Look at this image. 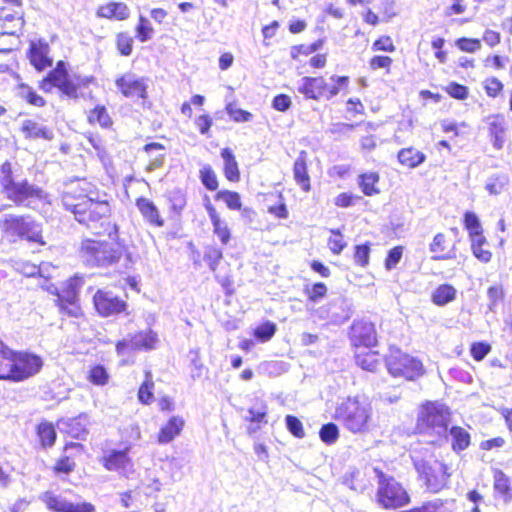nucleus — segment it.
<instances>
[{"label":"nucleus","mask_w":512,"mask_h":512,"mask_svg":"<svg viewBox=\"0 0 512 512\" xmlns=\"http://www.w3.org/2000/svg\"><path fill=\"white\" fill-rule=\"evenodd\" d=\"M81 193L77 194V189L71 187L62 196V203L66 210L73 213L75 220L81 225L87 227L94 234H107L110 238L117 236L118 228L110 220L111 209L106 200H96L80 188Z\"/></svg>","instance_id":"nucleus-1"},{"label":"nucleus","mask_w":512,"mask_h":512,"mask_svg":"<svg viewBox=\"0 0 512 512\" xmlns=\"http://www.w3.org/2000/svg\"><path fill=\"white\" fill-rule=\"evenodd\" d=\"M42 359L27 352H14L0 341V379L22 381L37 374Z\"/></svg>","instance_id":"nucleus-2"},{"label":"nucleus","mask_w":512,"mask_h":512,"mask_svg":"<svg viewBox=\"0 0 512 512\" xmlns=\"http://www.w3.org/2000/svg\"><path fill=\"white\" fill-rule=\"evenodd\" d=\"M372 414V406L368 399L354 396L347 397L336 406L334 418L348 431L356 434L369 430Z\"/></svg>","instance_id":"nucleus-3"},{"label":"nucleus","mask_w":512,"mask_h":512,"mask_svg":"<svg viewBox=\"0 0 512 512\" xmlns=\"http://www.w3.org/2000/svg\"><path fill=\"white\" fill-rule=\"evenodd\" d=\"M0 186L6 197L18 206L31 207L36 200L43 198L42 189L27 180L18 179L8 161L0 167Z\"/></svg>","instance_id":"nucleus-4"},{"label":"nucleus","mask_w":512,"mask_h":512,"mask_svg":"<svg viewBox=\"0 0 512 512\" xmlns=\"http://www.w3.org/2000/svg\"><path fill=\"white\" fill-rule=\"evenodd\" d=\"M377 480L376 502L385 509H397L410 503L406 488L392 475L374 468Z\"/></svg>","instance_id":"nucleus-5"},{"label":"nucleus","mask_w":512,"mask_h":512,"mask_svg":"<svg viewBox=\"0 0 512 512\" xmlns=\"http://www.w3.org/2000/svg\"><path fill=\"white\" fill-rule=\"evenodd\" d=\"M122 252L118 245L92 239L83 240L80 248L81 257L86 263L98 267H107L118 262Z\"/></svg>","instance_id":"nucleus-6"},{"label":"nucleus","mask_w":512,"mask_h":512,"mask_svg":"<svg viewBox=\"0 0 512 512\" xmlns=\"http://www.w3.org/2000/svg\"><path fill=\"white\" fill-rule=\"evenodd\" d=\"M450 413L442 404L432 402L423 405L418 415V426L425 432H433L447 439Z\"/></svg>","instance_id":"nucleus-7"},{"label":"nucleus","mask_w":512,"mask_h":512,"mask_svg":"<svg viewBox=\"0 0 512 512\" xmlns=\"http://www.w3.org/2000/svg\"><path fill=\"white\" fill-rule=\"evenodd\" d=\"M414 466L429 492L438 493L447 487L450 473L443 462L436 459H414Z\"/></svg>","instance_id":"nucleus-8"},{"label":"nucleus","mask_w":512,"mask_h":512,"mask_svg":"<svg viewBox=\"0 0 512 512\" xmlns=\"http://www.w3.org/2000/svg\"><path fill=\"white\" fill-rule=\"evenodd\" d=\"M385 361L389 373L394 377L415 380L424 374L423 364L419 360L398 349H391Z\"/></svg>","instance_id":"nucleus-9"},{"label":"nucleus","mask_w":512,"mask_h":512,"mask_svg":"<svg viewBox=\"0 0 512 512\" xmlns=\"http://www.w3.org/2000/svg\"><path fill=\"white\" fill-rule=\"evenodd\" d=\"M48 78L63 94L69 98L76 99L79 97L78 89L81 87L88 86L92 81L93 77L87 76H70L65 68V63L59 61L56 67L48 73Z\"/></svg>","instance_id":"nucleus-10"},{"label":"nucleus","mask_w":512,"mask_h":512,"mask_svg":"<svg viewBox=\"0 0 512 512\" xmlns=\"http://www.w3.org/2000/svg\"><path fill=\"white\" fill-rule=\"evenodd\" d=\"M47 508L52 512H95L96 508L89 502H71L52 492H45L40 496Z\"/></svg>","instance_id":"nucleus-11"},{"label":"nucleus","mask_w":512,"mask_h":512,"mask_svg":"<svg viewBox=\"0 0 512 512\" xmlns=\"http://www.w3.org/2000/svg\"><path fill=\"white\" fill-rule=\"evenodd\" d=\"M0 227L13 237H27L29 240L35 241L38 236L34 233L35 223L27 221L24 217L2 215L0 216Z\"/></svg>","instance_id":"nucleus-12"},{"label":"nucleus","mask_w":512,"mask_h":512,"mask_svg":"<svg viewBox=\"0 0 512 512\" xmlns=\"http://www.w3.org/2000/svg\"><path fill=\"white\" fill-rule=\"evenodd\" d=\"M97 312L104 316H112L126 310L127 304L112 292L98 290L93 297Z\"/></svg>","instance_id":"nucleus-13"},{"label":"nucleus","mask_w":512,"mask_h":512,"mask_svg":"<svg viewBox=\"0 0 512 512\" xmlns=\"http://www.w3.org/2000/svg\"><path fill=\"white\" fill-rule=\"evenodd\" d=\"M115 84L123 96L127 98L145 99L147 97V83L143 77L126 73L117 78Z\"/></svg>","instance_id":"nucleus-14"},{"label":"nucleus","mask_w":512,"mask_h":512,"mask_svg":"<svg viewBox=\"0 0 512 512\" xmlns=\"http://www.w3.org/2000/svg\"><path fill=\"white\" fill-rule=\"evenodd\" d=\"M158 342V336L152 330L141 331L129 339H123L116 345L118 354H125L128 350H150L155 348Z\"/></svg>","instance_id":"nucleus-15"},{"label":"nucleus","mask_w":512,"mask_h":512,"mask_svg":"<svg viewBox=\"0 0 512 512\" xmlns=\"http://www.w3.org/2000/svg\"><path fill=\"white\" fill-rule=\"evenodd\" d=\"M351 340L355 346H374L377 341L374 324L366 320L355 321L351 327Z\"/></svg>","instance_id":"nucleus-16"},{"label":"nucleus","mask_w":512,"mask_h":512,"mask_svg":"<svg viewBox=\"0 0 512 512\" xmlns=\"http://www.w3.org/2000/svg\"><path fill=\"white\" fill-rule=\"evenodd\" d=\"M20 131L26 139L51 141L54 138L53 130L35 119L23 120Z\"/></svg>","instance_id":"nucleus-17"},{"label":"nucleus","mask_w":512,"mask_h":512,"mask_svg":"<svg viewBox=\"0 0 512 512\" xmlns=\"http://www.w3.org/2000/svg\"><path fill=\"white\" fill-rule=\"evenodd\" d=\"M327 83L322 77H303L297 90L306 99L318 100L326 92Z\"/></svg>","instance_id":"nucleus-18"},{"label":"nucleus","mask_w":512,"mask_h":512,"mask_svg":"<svg viewBox=\"0 0 512 512\" xmlns=\"http://www.w3.org/2000/svg\"><path fill=\"white\" fill-rule=\"evenodd\" d=\"M49 46L46 42L39 40L31 42L29 48V59L31 64L38 70L42 71L52 66V59L48 56Z\"/></svg>","instance_id":"nucleus-19"},{"label":"nucleus","mask_w":512,"mask_h":512,"mask_svg":"<svg viewBox=\"0 0 512 512\" xmlns=\"http://www.w3.org/2000/svg\"><path fill=\"white\" fill-rule=\"evenodd\" d=\"M87 424V415L80 414L75 418L60 420L58 422V428L61 432H64L73 438H82L87 434Z\"/></svg>","instance_id":"nucleus-20"},{"label":"nucleus","mask_w":512,"mask_h":512,"mask_svg":"<svg viewBox=\"0 0 512 512\" xmlns=\"http://www.w3.org/2000/svg\"><path fill=\"white\" fill-rule=\"evenodd\" d=\"M185 421L179 416H172L158 433L157 440L160 444H168L179 436L184 428Z\"/></svg>","instance_id":"nucleus-21"},{"label":"nucleus","mask_w":512,"mask_h":512,"mask_svg":"<svg viewBox=\"0 0 512 512\" xmlns=\"http://www.w3.org/2000/svg\"><path fill=\"white\" fill-rule=\"evenodd\" d=\"M97 15L102 18L126 20L130 16V10L123 2H111L100 6Z\"/></svg>","instance_id":"nucleus-22"},{"label":"nucleus","mask_w":512,"mask_h":512,"mask_svg":"<svg viewBox=\"0 0 512 512\" xmlns=\"http://www.w3.org/2000/svg\"><path fill=\"white\" fill-rule=\"evenodd\" d=\"M429 251L433 253V260H447L456 257L455 248L446 251V236L443 233H438L434 236L429 245Z\"/></svg>","instance_id":"nucleus-23"},{"label":"nucleus","mask_w":512,"mask_h":512,"mask_svg":"<svg viewBox=\"0 0 512 512\" xmlns=\"http://www.w3.org/2000/svg\"><path fill=\"white\" fill-rule=\"evenodd\" d=\"M136 206L141 212L142 216L152 225L162 227L164 225L163 219L159 215V211L155 204L147 198L141 197L137 199Z\"/></svg>","instance_id":"nucleus-24"},{"label":"nucleus","mask_w":512,"mask_h":512,"mask_svg":"<svg viewBox=\"0 0 512 512\" xmlns=\"http://www.w3.org/2000/svg\"><path fill=\"white\" fill-rule=\"evenodd\" d=\"M489 134L492 137L493 146L500 150L505 143V121L501 116L488 118Z\"/></svg>","instance_id":"nucleus-25"},{"label":"nucleus","mask_w":512,"mask_h":512,"mask_svg":"<svg viewBox=\"0 0 512 512\" xmlns=\"http://www.w3.org/2000/svg\"><path fill=\"white\" fill-rule=\"evenodd\" d=\"M206 209L212 222L214 233L219 237L222 244H228L231 234L227 224L220 219L216 209L210 203L206 205Z\"/></svg>","instance_id":"nucleus-26"},{"label":"nucleus","mask_w":512,"mask_h":512,"mask_svg":"<svg viewBox=\"0 0 512 512\" xmlns=\"http://www.w3.org/2000/svg\"><path fill=\"white\" fill-rule=\"evenodd\" d=\"M494 490L497 492L505 503L512 500V487L510 478L501 470L494 473Z\"/></svg>","instance_id":"nucleus-27"},{"label":"nucleus","mask_w":512,"mask_h":512,"mask_svg":"<svg viewBox=\"0 0 512 512\" xmlns=\"http://www.w3.org/2000/svg\"><path fill=\"white\" fill-rule=\"evenodd\" d=\"M294 179L301 188L308 192L310 190V177L307 172L306 159L304 152L295 160L293 167Z\"/></svg>","instance_id":"nucleus-28"},{"label":"nucleus","mask_w":512,"mask_h":512,"mask_svg":"<svg viewBox=\"0 0 512 512\" xmlns=\"http://www.w3.org/2000/svg\"><path fill=\"white\" fill-rule=\"evenodd\" d=\"M144 151L149 155V163L147 171L151 172L160 167L164 163V146L159 143H149L144 146Z\"/></svg>","instance_id":"nucleus-29"},{"label":"nucleus","mask_w":512,"mask_h":512,"mask_svg":"<svg viewBox=\"0 0 512 512\" xmlns=\"http://www.w3.org/2000/svg\"><path fill=\"white\" fill-rule=\"evenodd\" d=\"M221 157L224 161L225 177L231 182H238L240 179V172L238 169V163L232 151L228 148L223 149Z\"/></svg>","instance_id":"nucleus-30"},{"label":"nucleus","mask_w":512,"mask_h":512,"mask_svg":"<svg viewBox=\"0 0 512 512\" xmlns=\"http://www.w3.org/2000/svg\"><path fill=\"white\" fill-rule=\"evenodd\" d=\"M425 158L426 157L422 152L412 147L401 149L398 153L399 162L409 168L419 166L425 161Z\"/></svg>","instance_id":"nucleus-31"},{"label":"nucleus","mask_w":512,"mask_h":512,"mask_svg":"<svg viewBox=\"0 0 512 512\" xmlns=\"http://www.w3.org/2000/svg\"><path fill=\"white\" fill-rule=\"evenodd\" d=\"M449 435L452 439V449L455 452L463 451L470 445V434L462 427L453 426L449 430Z\"/></svg>","instance_id":"nucleus-32"},{"label":"nucleus","mask_w":512,"mask_h":512,"mask_svg":"<svg viewBox=\"0 0 512 512\" xmlns=\"http://www.w3.org/2000/svg\"><path fill=\"white\" fill-rule=\"evenodd\" d=\"M128 464L129 458L126 451H112L104 458V466L108 470H123Z\"/></svg>","instance_id":"nucleus-33"},{"label":"nucleus","mask_w":512,"mask_h":512,"mask_svg":"<svg viewBox=\"0 0 512 512\" xmlns=\"http://www.w3.org/2000/svg\"><path fill=\"white\" fill-rule=\"evenodd\" d=\"M379 182V175L376 172H367L359 176L358 184L362 192L366 196L376 195L380 192L376 188V184Z\"/></svg>","instance_id":"nucleus-34"},{"label":"nucleus","mask_w":512,"mask_h":512,"mask_svg":"<svg viewBox=\"0 0 512 512\" xmlns=\"http://www.w3.org/2000/svg\"><path fill=\"white\" fill-rule=\"evenodd\" d=\"M509 184V176L505 173L491 175L485 185L486 190L491 195L501 194Z\"/></svg>","instance_id":"nucleus-35"},{"label":"nucleus","mask_w":512,"mask_h":512,"mask_svg":"<svg viewBox=\"0 0 512 512\" xmlns=\"http://www.w3.org/2000/svg\"><path fill=\"white\" fill-rule=\"evenodd\" d=\"M456 297V289L449 284H442L432 294V301L438 306H444Z\"/></svg>","instance_id":"nucleus-36"},{"label":"nucleus","mask_w":512,"mask_h":512,"mask_svg":"<svg viewBox=\"0 0 512 512\" xmlns=\"http://www.w3.org/2000/svg\"><path fill=\"white\" fill-rule=\"evenodd\" d=\"M81 285L82 280L80 278L70 279L66 284V288L61 293L57 294V302H77L78 289L80 288Z\"/></svg>","instance_id":"nucleus-37"},{"label":"nucleus","mask_w":512,"mask_h":512,"mask_svg":"<svg viewBox=\"0 0 512 512\" xmlns=\"http://www.w3.org/2000/svg\"><path fill=\"white\" fill-rule=\"evenodd\" d=\"M356 363L363 370L375 371L379 366L378 355L374 352L359 353L356 355Z\"/></svg>","instance_id":"nucleus-38"},{"label":"nucleus","mask_w":512,"mask_h":512,"mask_svg":"<svg viewBox=\"0 0 512 512\" xmlns=\"http://www.w3.org/2000/svg\"><path fill=\"white\" fill-rule=\"evenodd\" d=\"M88 121L91 124L98 123L101 127L107 128L112 124V120L104 106H96L90 111Z\"/></svg>","instance_id":"nucleus-39"},{"label":"nucleus","mask_w":512,"mask_h":512,"mask_svg":"<svg viewBox=\"0 0 512 512\" xmlns=\"http://www.w3.org/2000/svg\"><path fill=\"white\" fill-rule=\"evenodd\" d=\"M18 95L29 104L36 107H43L46 103L42 96L38 95L30 86L25 84L19 86Z\"/></svg>","instance_id":"nucleus-40"},{"label":"nucleus","mask_w":512,"mask_h":512,"mask_svg":"<svg viewBox=\"0 0 512 512\" xmlns=\"http://www.w3.org/2000/svg\"><path fill=\"white\" fill-rule=\"evenodd\" d=\"M23 25L21 17H15L12 14H7L4 17H0V34H15L14 28H20Z\"/></svg>","instance_id":"nucleus-41"},{"label":"nucleus","mask_w":512,"mask_h":512,"mask_svg":"<svg viewBox=\"0 0 512 512\" xmlns=\"http://www.w3.org/2000/svg\"><path fill=\"white\" fill-rule=\"evenodd\" d=\"M153 387L154 383L152 380V374L150 371H146L145 373V381L142 383V385L139 388L138 391V399L143 404H149L150 401L153 399Z\"/></svg>","instance_id":"nucleus-42"},{"label":"nucleus","mask_w":512,"mask_h":512,"mask_svg":"<svg viewBox=\"0 0 512 512\" xmlns=\"http://www.w3.org/2000/svg\"><path fill=\"white\" fill-rule=\"evenodd\" d=\"M38 436L44 447H50L56 440V431L52 424L44 422L38 426Z\"/></svg>","instance_id":"nucleus-43"},{"label":"nucleus","mask_w":512,"mask_h":512,"mask_svg":"<svg viewBox=\"0 0 512 512\" xmlns=\"http://www.w3.org/2000/svg\"><path fill=\"white\" fill-rule=\"evenodd\" d=\"M216 199L223 200L227 207L232 210H240L242 205L240 195L233 191H219L216 195Z\"/></svg>","instance_id":"nucleus-44"},{"label":"nucleus","mask_w":512,"mask_h":512,"mask_svg":"<svg viewBox=\"0 0 512 512\" xmlns=\"http://www.w3.org/2000/svg\"><path fill=\"white\" fill-rule=\"evenodd\" d=\"M321 440L326 444H333L339 437V429L334 423L323 425L319 431Z\"/></svg>","instance_id":"nucleus-45"},{"label":"nucleus","mask_w":512,"mask_h":512,"mask_svg":"<svg viewBox=\"0 0 512 512\" xmlns=\"http://www.w3.org/2000/svg\"><path fill=\"white\" fill-rule=\"evenodd\" d=\"M200 178L203 185L211 191H214L218 187L217 176L209 165L204 166L200 170Z\"/></svg>","instance_id":"nucleus-46"},{"label":"nucleus","mask_w":512,"mask_h":512,"mask_svg":"<svg viewBox=\"0 0 512 512\" xmlns=\"http://www.w3.org/2000/svg\"><path fill=\"white\" fill-rule=\"evenodd\" d=\"M153 32H154V30H153L149 20L147 18H145L144 16L140 15L139 23L136 27L137 38L141 42H146L149 39H151Z\"/></svg>","instance_id":"nucleus-47"},{"label":"nucleus","mask_w":512,"mask_h":512,"mask_svg":"<svg viewBox=\"0 0 512 512\" xmlns=\"http://www.w3.org/2000/svg\"><path fill=\"white\" fill-rule=\"evenodd\" d=\"M332 236L328 239V247L334 254H340L346 247V242L343 239V235L339 230H331Z\"/></svg>","instance_id":"nucleus-48"},{"label":"nucleus","mask_w":512,"mask_h":512,"mask_svg":"<svg viewBox=\"0 0 512 512\" xmlns=\"http://www.w3.org/2000/svg\"><path fill=\"white\" fill-rule=\"evenodd\" d=\"M222 257V251L213 246L208 247L204 254V260L208 263L212 271L216 270L217 265L219 264Z\"/></svg>","instance_id":"nucleus-49"},{"label":"nucleus","mask_w":512,"mask_h":512,"mask_svg":"<svg viewBox=\"0 0 512 512\" xmlns=\"http://www.w3.org/2000/svg\"><path fill=\"white\" fill-rule=\"evenodd\" d=\"M133 39L128 33H120L117 36V48L124 56L132 53Z\"/></svg>","instance_id":"nucleus-50"},{"label":"nucleus","mask_w":512,"mask_h":512,"mask_svg":"<svg viewBox=\"0 0 512 512\" xmlns=\"http://www.w3.org/2000/svg\"><path fill=\"white\" fill-rule=\"evenodd\" d=\"M89 380L95 385H105L108 381V373L103 366L97 365L90 370Z\"/></svg>","instance_id":"nucleus-51"},{"label":"nucleus","mask_w":512,"mask_h":512,"mask_svg":"<svg viewBox=\"0 0 512 512\" xmlns=\"http://www.w3.org/2000/svg\"><path fill=\"white\" fill-rule=\"evenodd\" d=\"M275 332L276 325L272 322H266L256 328L255 336L261 341H267L273 337Z\"/></svg>","instance_id":"nucleus-52"},{"label":"nucleus","mask_w":512,"mask_h":512,"mask_svg":"<svg viewBox=\"0 0 512 512\" xmlns=\"http://www.w3.org/2000/svg\"><path fill=\"white\" fill-rule=\"evenodd\" d=\"M285 420L287 428L291 434H293L297 438H303L305 436L303 425L297 417L287 415Z\"/></svg>","instance_id":"nucleus-53"},{"label":"nucleus","mask_w":512,"mask_h":512,"mask_svg":"<svg viewBox=\"0 0 512 512\" xmlns=\"http://www.w3.org/2000/svg\"><path fill=\"white\" fill-rule=\"evenodd\" d=\"M226 110L229 116L236 122H248L252 119L251 113L237 108L231 103L227 105Z\"/></svg>","instance_id":"nucleus-54"},{"label":"nucleus","mask_w":512,"mask_h":512,"mask_svg":"<svg viewBox=\"0 0 512 512\" xmlns=\"http://www.w3.org/2000/svg\"><path fill=\"white\" fill-rule=\"evenodd\" d=\"M331 80L335 82L333 85L327 84L326 91L328 92L327 98L330 99L334 96H336L339 91L340 87H345L348 85L349 78L346 76H332Z\"/></svg>","instance_id":"nucleus-55"},{"label":"nucleus","mask_w":512,"mask_h":512,"mask_svg":"<svg viewBox=\"0 0 512 512\" xmlns=\"http://www.w3.org/2000/svg\"><path fill=\"white\" fill-rule=\"evenodd\" d=\"M464 225L469 231V235L482 230L478 216L473 212H466L464 215Z\"/></svg>","instance_id":"nucleus-56"},{"label":"nucleus","mask_w":512,"mask_h":512,"mask_svg":"<svg viewBox=\"0 0 512 512\" xmlns=\"http://www.w3.org/2000/svg\"><path fill=\"white\" fill-rule=\"evenodd\" d=\"M446 91L450 96H452L453 98L459 99V100H464L468 96L467 87L460 85L458 83H455V82H451L446 87Z\"/></svg>","instance_id":"nucleus-57"},{"label":"nucleus","mask_w":512,"mask_h":512,"mask_svg":"<svg viewBox=\"0 0 512 512\" xmlns=\"http://www.w3.org/2000/svg\"><path fill=\"white\" fill-rule=\"evenodd\" d=\"M491 346L484 342H477L471 346L472 357L476 361H481L490 352Z\"/></svg>","instance_id":"nucleus-58"},{"label":"nucleus","mask_w":512,"mask_h":512,"mask_svg":"<svg viewBox=\"0 0 512 512\" xmlns=\"http://www.w3.org/2000/svg\"><path fill=\"white\" fill-rule=\"evenodd\" d=\"M370 247L367 244L357 245L355 248V262L361 266H366L369 261Z\"/></svg>","instance_id":"nucleus-59"},{"label":"nucleus","mask_w":512,"mask_h":512,"mask_svg":"<svg viewBox=\"0 0 512 512\" xmlns=\"http://www.w3.org/2000/svg\"><path fill=\"white\" fill-rule=\"evenodd\" d=\"M395 46L392 39L389 36H384L376 40L372 45L373 51H387L394 52Z\"/></svg>","instance_id":"nucleus-60"},{"label":"nucleus","mask_w":512,"mask_h":512,"mask_svg":"<svg viewBox=\"0 0 512 512\" xmlns=\"http://www.w3.org/2000/svg\"><path fill=\"white\" fill-rule=\"evenodd\" d=\"M291 98L286 94H279L274 97L272 107L280 112H285L291 107Z\"/></svg>","instance_id":"nucleus-61"},{"label":"nucleus","mask_w":512,"mask_h":512,"mask_svg":"<svg viewBox=\"0 0 512 512\" xmlns=\"http://www.w3.org/2000/svg\"><path fill=\"white\" fill-rule=\"evenodd\" d=\"M402 253H403V248L401 246L392 248L389 251L388 256L386 258V262H385L386 268L389 270L394 268L401 260Z\"/></svg>","instance_id":"nucleus-62"},{"label":"nucleus","mask_w":512,"mask_h":512,"mask_svg":"<svg viewBox=\"0 0 512 512\" xmlns=\"http://www.w3.org/2000/svg\"><path fill=\"white\" fill-rule=\"evenodd\" d=\"M457 46L465 52H475L480 49L481 43L478 39L461 38L457 41Z\"/></svg>","instance_id":"nucleus-63"},{"label":"nucleus","mask_w":512,"mask_h":512,"mask_svg":"<svg viewBox=\"0 0 512 512\" xmlns=\"http://www.w3.org/2000/svg\"><path fill=\"white\" fill-rule=\"evenodd\" d=\"M503 289L500 286H491L488 291L489 309L494 310L498 301L503 298Z\"/></svg>","instance_id":"nucleus-64"}]
</instances>
